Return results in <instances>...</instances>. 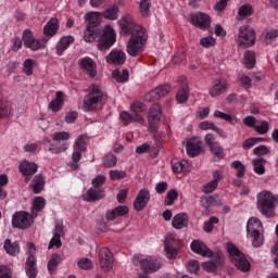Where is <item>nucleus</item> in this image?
<instances>
[{
    "mask_svg": "<svg viewBox=\"0 0 278 278\" xmlns=\"http://www.w3.org/2000/svg\"><path fill=\"white\" fill-rule=\"evenodd\" d=\"M78 268H81V270H92L94 263H92V260L83 257L78 260L77 262Z\"/></svg>",
    "mask_w": 278,
    "mask_h": 278,
    "instance_id": "nucleus-49",
    "label": "nucleus"
},
{
    "mask_svg": "<svg viewBox=\"0 0 278 278\" xmlns=\"http://www.w3.org/2000/svg\"><path fill=\"white\" fill-rule=\"evenodd\" d=\"M247 232L252 240V244L255 248L264 244V226L257 217H252L248 220Z\"/></svg>",
    "mask_w": 278,
    "mask_h": 278,
    "instance_id": "nucleus-3",
    "label": "nucleus"
},
{
    "mask_svg": "<svg viewBox=\"0 0 278 278\" xmlns=\"http://www.w3.org/2000/svg\"><path fill=\"white\" fill-rule=\"evenodd\" d=\"M129 214V207L127 205H119L113 210H110L105 214L106 220H116V218H121V216H127Z\"/></svg>",
    "mask_w": 278,
    "mask_h": 278,
    "instance_id": "nucleus-25",
    "label": "nucleus"
},
{
    "mask_svg": "<svg viewBox=\"0 0 278 278\" xmlns=\"http://www.w3.org/2000/svg\"><path fill=\"white\" fill-rule=\"evenodd\" d=\"M18 170L25 177L26 184H28V181H31V177L38 173V164L23 160L18 165Z\"/></svg>",
    "mask_w": 278,
    "mask_h": 278,
    "instance_id": "nucleus-10",
    "label": "nucleus"
},
{
    "mask_svg": "<svg viewBox=\"0 0 278 278\" xmlns=\"http://www.w3.org/2000/svg\"><path fill=\"white\" fill-rule=\"evenodd\" d=\"M264 162H266L264 159L258 157L252 160L253 169L256 175H264L266 173V168L264 167Z\"/></svg>",
    "mask_w": 278,
    "mask_h": 278,
    "instance_id": "nucleus-42",
    "label": "nucleus"
},
{
    "mask_svg": "<svg viewBox=\"0 0 278 278\" xmlns=\"http://www.w3.org/2000/svg\"><path fill=\"white\" fill-rule=\"evenodd\" d=\"M3 249L8 253V255H11L13 257H16V255L21 253V245L18 244V241H12L10 239H7L4 241Z\"/></svg>",
    "mask_w": 278,
    "mask_h": 278,
    "instance_id": "nucleus-29",
    "label": "nucleus"
},
{
    "mask_svg": "<svg viewBox=\"0 0 278 278\" xmlns=\"http://www.w3.org/2000/svg\"><path fill=\"white\" fill-rule=\"evenodd\" d=\"M45 205H47V202L45 201V198L36 197L34 199L33 207H31L33 218L38 217V212H42V210H45Z\"/></svg>",
    "mask_w": 278,
    "mask_h": 278,
    "instance_id": "nucleus-33",
    "label": "nucleus"
},
{
    "mask_svg": "<svg viewBox=\"0 0 278 278\" xmlns=\"http://www.w3.org/2000/svg\"><path fill=\"white\" fill-rule=\"evenodd\" d=\"M253 15V7L251 4H243L238 10L239 21H244V18H249V16Z\"/></svg>",
    "mask_w": 278,
    "mask_h": 278,
    "instance_id": "nucleus-40",
    "label": "nucleus"
},
{
    "mask_svg": "<svg viewBox=\"0 0 278 278\" xmlns=\"http://www.w3.org/2000/svg\"><path fill=\"white\" fill-rule=\"evenodd\" d=\"M200 204L204 207V210H210V207L214 205V197L212 195L202 197L200 200Z\"/></svg>",
    "mask_w": 278,
    "mask_h": 278,
    "instance_id": "nucleus-60",
    "label": "nucleus"
},
{
    "mask_svg": "<svg viewBox=\"0 0 278 278\" xmlns=\"http://www.w3.org/2000/svg\"><path fill=\"white\" fill-rule=\"evenodd\" d=\"M186 166H188V161H180L177 163H173V170L174 173H184L186 170Z\"/></svg>",
    "mask_w": 278,
    "mask_h": 278,
    "instance_id": "nucleus-63",
    "label": "nucleus"
},
{
    "mask_svg": "<svg viewBox=\"0 0 278 278\" xmlns=\"http://www.w3.org/2000/svg\"><path fill=\"white\" fill-rule=\"evenodd\" d=\"M139 10L141 16H149L151 14V0H140Z\"/></svg>",
    "mask_w": 278,
    "mask_h": 278,
    "instance_id": "nucleus-48",
    "label": "nucleus"
},
{
    "mask_svg": "<svg viewBox=\"0 0 278 278\" xmlns=\"http://www.w3.org/2000/svg\"><path fill=\"white\" fill-rule=\"evenodd\" d=\"M75 42V38L73 36L63 37L56 45V53L58 55H63L64 51L71 47Z\"/></svg>",
    "mask_w": 278,
    "mask_h": 278,
    "instance_id": "nucleus-30",
    "label": "nucleus"
},
{
    "mask_svg": "<svg viewBox=\"0 0 278 278\" xmlns=\"http://www.w3.org/2000/svg\"><path fill=\"white\" fill-rule=\"evenodd\" d=\"M62 262V256L59 254H52L50 261L48 262V270L49 273H53L60 266V263Z\"/></svg>",
    "mask_w": 278,
    "mask_h": 278,
    "instance_id": "nucleus-45",
    "label": "nucleus"
},
{
    "mask_svg": "<svg viewBox=\"0 0 278 278\" xmlns=\"http://www.w3.org/2000/svg\"><path fill=\"white\" fill-rule=\"evenodd\" d=\"M34 66H36V61L34 59H27L23 63V71L25 75H34Z\"/></svg>",
    "mask_w": 278,
    "mask_h": 278,
    "instance_id": "nucleus-50",
    "label": "nucleus"
},
{
    "mask_svg": "<svg viewBox=\"0 0 278 278\" xmlns=\"http://www.w3.org/2000/svg\"><path fill=\"white\" fill-rule=\"evenodd\" d=\"M78 66L83 73L89 77H97V62L91 58L85 56L78 61Z\"/></svg>",
    "mask_w": 278,
    "mask_h": 278,
    "instance_id": "nucleus-12",
    "label": "nucleus"
},
{
    "mask_svg": "<svg viewBox=\"0 0 278 278\" xmlns=\"http://www.w3.org/2000/svg\"><path fill=\"white\" fill-rule=\"evenodd\" d=\"M190 247L193 253H197V255H202V257H212V255H214V252H212V250H210V248H207V245L200 240H193Z\"/></svg>",
    "mask_w": 278,
    "mask_h": 278,
    "instance_id": "nucleus-19",
    "label": "nucleus"
},
{
    "mask_svg": "<svg viewBox=\"0 0 278 278\" xmlns=\"http://www.w3.org/2000/svg\"><path fill=\"white\" fill-rule=\"evenodd\" d=\"M243 64L247 68L255 66V52L247 51L243 58Z\"/></svg>",
    "mask_w": 278,
    "mask_h": 278,
    "instance_id": "nucleus-47",
    "label": "nucleus"
},
{
    "mask_svg": "<svg viewBox=\"0 0 278 278\" xmlns=\"http://www.w3.org/2000/svg\"><path fill=\"white\" fill-rule=\"evenodd\" d=\"M68 147L67 142H63L61 146L50 144L48 151L52 154L64 153V151H67Z\"/></svg>",
    "mask_w": 278,
    "mask_h": 278,
    "instance_id": "nucleus-54",
    "label": "nucleus"
},
{
    "mask_svg": "<svg viewBox=\"0 0 278 278\" xmlns=\"http://www.w3.org/2000/svg\"><path fill=\"white\" fill-rule=\"evenodd\" d=\"M113 77L116 79V81H121L122 84H125L129 79V71L127 70H115L113 72Z\"/></svg>",
    "mask_w": 278,
    "mask_h": 278,
    "instance_id": "nucleus-43",
    "label": "nucleus"
},
{
    "mask_svg": "<svg viewBox=\"0 0 278 278\" xmlns=\"http://www.w3.org/2000/svg\"><path fill=\"white\" fill-rule=\"evenodd\" d=\"M256 201L257 210L263 216H266V218H273L275 216V207L278 206V195L264 190L256 195Z\"/></svg>",
    "mask_w": 278,
    "mask_h": 278,
    "instance_id": "nucleus-1",
    "label": "nucleus"
},
{
    "mask_svg": "<svg viewBox=\"0 0 278 278\" xmlns=\"http://www.w3.org/2000/svg\"><path fill=\"white\" fill-rule=\"evenodd\" d=\"M31 188L35 194H40V192H42V189L45 188V177H42V175L35 176V178L33 179Z\"/></svg>",
    "mask_w": 278,
    "mask_h": 278,
    "instance_id": "nucleus-38",
    "label": "nucleus"
},
{
    "mask_svg": "<svg viewBox=\"0 0 278 278\" xmlns=\"http://www.w3.org/2000/svg\"><path fill=\"white\" fill-rule=\"evenodd\" d=\"M147 30L143 27H137L136 33H134L128 40L126 51L130 58H136L144 51V46L147 45Z\"/></svg>",
    "mask_w": 278,
    "mask_h": 278,
    "instance_id": "nucleus-2",
    "label": "nucleus"
},
{
    "mask_svg": "<svg viewBox=\"0 0 278 278\" xmlns=\"http://www.w3.org/2000/svg\"><path fill=\"white\" fill-rule=\"evenodd\" d=\"M255 131H257L261 136L268 134L270 129V124L266 121L261 122V125L254 126Z\"/></svg>",
    "mask_w": 278,
    "mask_h": 278,
    "instance_id": "nucleus-58",
    "label": "nucleus"
},
{
    "mask_svg": "<svg viewBox=\"0 0 278 278\" xmlns=\"http://www.w3.org/2000/svg\"><path fill=\"white\" fill-rule=\"evenodd\" d=\"M125 60H127V54L123 50H113L106 55V62L115 66H122L125 64Z\"/></svg>",
    "mask_w": 278,
    "mask_h": 278,
    "instance_id": "nucleus-20",
    "label": "nucleus"
},
{
    "mask_svg": "<svg viewBox=\"0 0 278 278\" xmlns=\"http://www.w3.org/2000/svg\"><path fill=\"white\" fill-rule=\"evenodd\" d=\"M103 101V91L99 85H92L89 88V93L85 97L83 110L85 112H92L99 108V104Z\"/></svg>",
    "mask_w": 278,
    "mask_h": 278,
    "instance_id": "nucleus-5",
    "label": "nucleus"
},
{
    "mask_svg": "<svg viewBox=\"0 0 278 278\" xmlns=\"http://www.w3.org/2000/svg\"><path fill=\"white\" fill-rule=\"evenodd\" d=\"M114 266V256L108 248H102L100 250V267L105 273L110 271Z\"/></svg>",
    "mask_w": 278,
    "mask_h": 278,
    "instance_id": "nucleus-16",
    "label": "nucleus"
},
{
    "mask_svg": "<svg viewBox=\"0 0 278 278\" xmlns=\"http://www.w3.org/2000/svg\"><path fill=\"white\" fill-rule=\"evenodd\" d=\"M186 150L189 157H197V155H201L203 151V142L191 139L187 142Z\"/></svg>",
    "mask_w": 278,
    "mask_h": 278,
    "instance_id": "nucleus-23",
    "label": "nucleus"
},
{
    "mask_svg": "<svg viewBox=\"0 0 278 278\" xmlns=\"http://www.w3.org/2000/svg\"><path fill=\"white\" fill-rule=\"evenodd\" d=\"M71 139V134L68 131H56L52 135V140L54 142H66Z\"/></svg>",
    "mask_w": 278,
    "mask_h": 278,
    "instance_id": "nucleus-51",
    "label": "nucleus"
},
{
    "mask_svg": "<svg viewBox=\"0 0 278 278\" xmlns=\"http://www.w3.org/2000/svg\"><path fill=\"white\" fill-rule=\"evenodd\" d=\"M164 250L167 260H175L179 253L177 248L170 245L167 241L164 242Z\"/></svg>",
    "mask_w": 278,
    "mask_h": 278,
    "instance_id": "nucleus-44",
    "label": "nucleus"
},
{
    "mask_svg": "<svg viewBox=\"0 0 278 278\" xmlns=\"http://www.w3.org/2000/svg\"><path fill=\"white\" fill-rule=\"evenodd\" d=\"M218 217H211L207 222L204 223L203 230L205 233H212L214 231V226L218 225Z\"/></svg>",
    "mask_w": 278,
    "mask_h": 278,
    "instance_id": "nucleus-52",
    "label": "nucleus"
},
{
    "mask_svg": "<svg viewBox=\"0 0 278 278\" xmlns=\"http://www.w3.org/2000/svg\"><path fill=\"white\" fill-rule=\"evenodd\" d=\"M190 97V89L188 87V83L184 81L179 91L176 94L177 103H186Z\"/></svg>",
    "mask_w": 278,
    "mask_h": 278,
    "instance_id": "nucleus-32",
    "label": "nucleus"
},
{
    "mask_svg": "<svg viewBox=\"0 0 278 278\" xmlns=\"http://www.w3.org/2000/svg\"><path fill=\"white\" fill-rule=\"evenodd\" d=\"M114 42H116V31L112 26L106 25L101 39L98 41V48L100 51H105V49H110Z\"/></svg>",
    "mask_w": 278,
    "mask_h": 278,
    "instance_id": "nucleus-9",
    "label": "nucleus"
},
{
    "mask_svg": "<svg viewBox=\"0 0 278 278\" xmlns=\"http://www.w3.org/2000/svg\"><path fill=\"white\" fill-rule=\"evenodd\" d=\"M109 177L112 181H118V179H125L127 177V172L112 169L109 172Z\"/></svg>",
    "mask_w": 278,
    "mask_h": 278,
    "instance_id": "nucleus-56",
    "label": "nucleus"
},
{
    "mask_svg": "<svg viewBox=\"0 0 278 278\" xmlns=\"http://www.w3.org/2000/svg\"><path fill=\"white\" fill-rule=\"evenodd\" d=\"M212 155L214 157H217V160H223L225 157V150L223 146H220V142L214 143L213 146L208 147Z\"/></svg>",
    "mask_w": 278,
    "mask_h": 278,
    "instance_id": "nucleus-41",
    "label": "nucleus"
},
{
    "mask_svg": "<svg viewBox=\"0 0 278 278\" xmlns=\"http://www.w3.org/2000/svg\"><path fill=\"white\" fill-rule=\"evenodd\" d=\"M227 251L230 255L231 263L239 270H241L242 273H249V270H251V263L249 262L247 256H244V253H242L240 251V249H238V247H236V244L228 243Z\"/></svg>",
    "mask_w": 278,
    "mask_h": 278,
    "instance_id": "nucleus-4",
    "label": "nucleus"
},
{
    "mask_svg": "<svg viewBox=\"0 0 278 278\" xmlns=\"http://www.w3.org/2000/svg\"><path fill=\"white\" fill-rule=\"evenodd\" d=\"M278 38V29L269 28L263 34V42L266 45H273Z\"/></svg>",
    "mask_w": 278,
    "mask_h": 278,
    "instance_id": "nucleus-37",
    "label": "nucleus"
},
{
    "mask_svg": "<svg viewBox=\"0 0 278 278\" xmlns=\"http://www.w3.org/2000/svg\"><path fill=\"white\" fill-rule=\"evenodd\" d=\"M151 201V193L149 189H141L134 202V207L137 212H142Z\"/></svg>",
    "mask_w": 278,
    "mask_h": 278,
    "instance_id": "nucleus-17",
    "label": "nucleus"
},
{
    "mask_svg": "<svg viewBox=\"0 0 278 278\" xmlns=\"http://www.w3.org/2000/svg\"><path fill=\"white\" fill-rule=\"evenodd\" d=\"M168 92H170V86L162 85L160 87H156L149 93H147L144 99H146V101L151 103V101H157V100L162 99V97H166V94H168Z\"/></svg>",
    "mask_w": 278,
    "mask_h": 278,
    "instance_id": "nucleus-18",
    "label": "nucleus"
},
{
    "mask_svg": "<svg viewBox=\"0 0 278 278\" xmlns=\"http://www.w3.org/2000/svg\"><path fill=\"white\" fill-rule=\"evenodd\" d=\"M98 37H99V31L97 30V28L86 26V30L84 35L85 42H94Z\"/></svg>",
    "mask_w": 278,
    "mask_h": 278,
    "instance_id": "nucleus-39",
    "label": "nucleus"
},
{
    "mask_svg": "<svg viewBox=\"0 0 278 278\" xmlns=\"http://www.w3.org/2000/svg\"><path fill=\"white\" fill-rule=\"evenodd\" d=\"M22 39L26 49H30L31 51H38L42 49V42L34 38V34L29 29L24 30Z\"/></svg>",
    "mask_w": 278,
    "mask_h": 278,
    "instance_id": "nucleus-15",
    "label": "nucleus"
},
{
    "mask_svg": "<svg viewBox=\"0 0 278 278\" xmlns=\"http://www.w3.org/2000/svg\"><path fill=\"white\" fill-rule=\"evenodd\" d=\"M105 198V191L102 188L91 187L88 189L86 194H84V200L92 203L93 201H101Z\"/></svg>",
    "mask_w": 278,
    "mask_h": 278,
    "instance_id": "nucleus-24",
    "label": "nucleus"
},
{
    "mask_svg": "<svg viewBox=\"0 0 278 278\" xmlns=\"http://www.w3.org/2000/svg\"><path fill=\"white\" fill-rule=\"evenodd\" d=\"M64 105V93L62 91H56V97L51 101L49 108L52 112H60Z\"/></svg>",
    "mask_w": 278,
    "mask_h": 278,
    "instance_id": "nucleus-34",
    "label": "nucleus"
},
{
    "mask_svg": "<svg viewBox=\"0 0 278 278\" xmlns=\"http://www.w3.org/2000/svg\"><path fill=\"white\" fill-rule=\"evenodd\" d=\"M220 181H223V172H213V180H211L203 187L204 194H212V192H214V190L218 188V184H220Z\"/></svg>",
    "mask_w": 278,
    "mask_h": 278,
    "instance_id": "nucleus-22",
    "label": "nucleus"
},
{
    "mask_svg": "<svg viewBox=\"0 0 278 278\" xmlns=\"http://www.w3.org/2000/svg\"><path fill=\"white\" fill-rule=\"evenodd\" d=\"M101 16H102L101 12L91 11L87 13L85 15V21L87 23L86 27H91L97 29V26L99 25V23H101Z\"/></svg>",
    "mask_w": 278,
    "mask_h": 278,
    "instance_id": "nucleus-27",
    "label": "nucleus"
},
{
    "mask_svg": "<svg viewBox=\"0 0 278 278\" xmlns=\"http://www.w3.org/2000/svg\"><path fill=\"white\" fill-rule=\"evenodd\" d=\"M200 45L202 47H205L206 49H210V47H214V45H216V39L212 36L210 37H203L201 40H200Z\"/></svg>",
    "mask_w": 278,
    "mask_h": 278,
    "instance_id": "nucleus-62",
    "label": "nucleus"
},
{
    "mask_svg": "<svg viewBox=\"0 0 278 278\" xmlns=\"http://www.w3.org/2000/svg\"><path fill=\"white\" fill-rule=\"evenodd\" d=\"M199 128L202 131H214L216 129V124H214V122H210V121H204L202 123H200Z\"/></svg>",
    "mask_w": 278,
    "mask_h": 278,
    "instance_id": "nucleus-61",
    "label": "nucleus"
},
{
    "mask_svg": "<svg viewBox=\"0 0 278 278\" xmlns=\"http://www.w3.org/2000/svg\"><path fill=\"white\" fill-rule=\"evenodd\" d=\"M237 42L242 49H249L255 45V29L251 26H240L237 34Z\"/></svg>",
    "mask_w": 278,
    "mask_h": 278,
    "instance_id": "nucleus-6",
    "label": "nucleus"
},
{
    "mask_svg": "<svg viewBox=\"0 0 278 278\" xmlns=\"http://www.w3.org/2000/svg\"><path fill=\"white\" fill-rule=\"evenodd\" d=\"M213 116L215 118H220L222 121H226V123H230V125L238 124V117L227 113H223L222 111H218V110L214 111Z\"/></svg>",
    "mask_w": 278,
    "mask_h": 278,
    "instance_id": "nucleus-36",
    "label": "nucleus"
},
{
    "mask_svg": "<svg viewBox=\"0 0 278 278\" xmlns=\"http://www.w3.org/2000/svg\"><path fill=\"white\" fill-rule=\"evenodd\" d=\"M26 275L29 278H36L38 269L36 268V256L29 255L26 261Z\"/></svg>",
    "mask_w": 278,
    "mask_h": 278,
    "instance_id": "nucleus-31",
    "label": "nucleus"
},
{
    "mask_svg": "<svg viewBox=\"0 0 278 278\" xmlns=\"http://www.w3.org/2000/svg\"><path fill=\"white\" fill-rule=\"evenodd\" d=\"M119 29L122 34H136V28L142 27L136 24L131 15H125L118 21Z\"/></svg>",
    "mask_w": 278,
    "mask_h": 278,
    "instance_id": "nucleus-13",
    "label": "nucleus"
},
{
    "mask_svg": "<svg viewBox=\"0 0 278 278\" xmlns=\"http://www.w3.org/2000/svg\"><path fill=\"white\" fill-rule=\"evenodd\" d=\"M59 29H60V22L58 21V18H51L43 27V34L45 36H49L50 38H53V36L58 34Z\"/></svg>",
    "mask_w": 278,
    "mask_h": 278,
    "instance_id": "nucleus-28",
    "label": "nucleus"
},
{
    "mask_svg": "<svg viewBox=\"0 0 278 278\" xmlns=\"http://www.w3.org/2000/svg\"><path fill=\"white\" fill-rule=\"evenodd\" d=\"M162 118V106L160 104H154L148 113V123L151 134H157L160 127V121Z\"/></svg>",
    "mask_w": 278,
    "mask_h": 278,
    "instance_id": "nucleus-8",
    "label": "nucleus"
},
{
    "mask_svg": "<svg viewBox=\"0 0 278 278\" xmlns=\"http://www.w3.org/2000/svg\"><path fill=\"white\" fill-rule=\"evenodd\" d=\"M190 23L194 27H199V29H208L210 25H212V18H210V15L200 12L190 16Z\"/></svg>",
    "mask_w": 278,
    "mask_h": 278,
    "instance_id": "nucleus-14",
    "label": "nucleus"
},
{
    "mask_svg": "<svg viewBox=\"0 0 278 278\" xmlns=\"http://www.w3.org/2000/svg\"><path fill=\"white\" fill-rule=\"evenodd\" d=\"M74 149L86 151V136H79L74 142Z\"/></svg>",
    "mask_w": 278,
    "mask_h": 278,
    "instance_id": "nucleus-59",
    "label": "nucleus"
},
{
    "mask_svg": "<svg viewBox=\"0 0 278 278\" xmlns=\"http://www.w3.org/2000/svg\"><path fill=\"white\" fill-rule=\"evenodd\" d=\"M227 88H229V83L225 78H216L208 88V94L213 98L220 97V94H225L227 92Z\"/></svg>",
    "mask_w": 278,
    "mask_h": 278,
    "instance_id": "nucleus-11",
    "label": "nucleus"
},
{
    "mask_svg": "<svg viewBox=\"0 0 278 278\" xmlns=\"http://www.w3.org/2000/svg\"><path fill=\"white\" fill-rule=\"evenodd\" d=\"M34 214L25 211L16 212L12 217V225L17 229H29L34 225Z\"/></svg>",
    "mask_w": 278,
    "mask_h": 278,
    "instance_id": "nucleus-7",
    "label": "nucleus"
},
{
    "mask_svg": "<svg viewBox=\"0 0 278 278\" xmlns=\"http://www.w3.org/2000/svg\"><path fill=\"white\" fill-rule=\"evenodd\" d=\"M83 153H84V150L74 149V152L72 154L73 163L71 164V168L73 170H77V168H79V161L81 160Z\"/></svg>",
    "mask_w": 278,
    "mask_h": 278,
    "instance_id": "nucleus-46",
    "label": "nucleus"
},
{
    "mask_svg": "<svg viewBox=\"0 0 278 278\" xmlns=\"http://www.w3.org/2000/svg\"><path fill=\"white\" fill-rule=\"evenodd\" d=\"M118 160L116 159V155L109 153L103 159V164L106 168H113V166H116Z\"/></svg>",
    "mask_w": 278,
    "mask_h": 278,
    "instance_id": "nucleus-53",
    "label": "nucleus"
},
{
    "mask_svg": "<svg viewBox=\"0 0 278 278\" xmlns=\"http://www.w3.org/2000/svg\"><path fill=\"white\" fill-rule=\"evenodd\" d=\"M231 167L237 170V177H239V178L244 177L247 167H244V164H242V162L235 161V162H232Z\"/></svg>",
    "mask_w": 278,
    "mask_h": 278,
    "instance_id": "nucleus-57",
    "label": "nucleus"
},
{
    "mask_svg": "<svg viewBox=\"0 0 278 278\" xmlns=\"http://www.w3.org/2000/svg\"><path fill=\"white\" fill-rule=\"evenodd\" d=\"M188 223H190L188 214L179 213L174 216L172 225L174 229H185V227H188Z\"/></svg>",
    "mask_w": 278,
    "mask_h": 278,
    "instance_id": "nucleus-26",
    "label": "nucleus"
},
{
    "mask_svg": "<svg viewBox=\"0 0 278 278\" xmlns=\"http://www.w3.org/2000/svg\"><path fill=\"white\" fill-rule=\"evenodd\" d=\"M179 193L177 192V190H169L165 197V205H173L175 201H177Z\"/></svg>",
    "mask_w": 278,
    "mask_h": 278,
    "instance_id": "nucleus-55",
    "label": "nucleus"
},
{
    "mask_svg": "<svg viewBox=\"0 0 278 278\" xmlns=\"http://www.w3.org/2000/svg\"><path fill=\"white\" fill-rule=\"evenodd\" d=\"M140 264L141 269L146 273H157L162 268V263L157 258L147 257Z\"/></svg>",
    "mask_w": 278,
    "mask_h": 278,
    "instance_id": "nucleus-21",
    "label": "nucleus"
},
{
    "mask_svg": "<svg viewBox=\"0 0 278 278\" xmlns=\"http://www.w3.org/2000/svg\"><path fill=\"white\" fill-rule=\"evenodd\" d=\"M119 12L118 7L110 5L101 14L104 18H108V21H116Z\"/></svg>",
    "mask_w": 278,
    "mask_h": 278,
    "instance_id": "nucleus-35",
    "label": "nucleus"
},
{
    "mask_svg": "<svg viewBox=\"0 0 278 278\" xmlns=\"http://www.w3.org/2000/svg\"><path fill=\"white\" fill-rule=\"evenodd\" d=\"M105 179L104 175H98L91 180V186H93V188H101V186L105 184Z\"/></svg>",
    "mask_w": 278,
    "mask_h": 278,
    "instance_id": "nucleus-64",
    "label": "nucleus"
}]
</instances>
